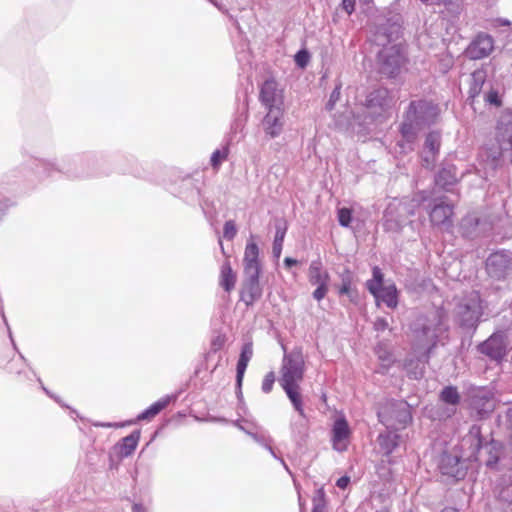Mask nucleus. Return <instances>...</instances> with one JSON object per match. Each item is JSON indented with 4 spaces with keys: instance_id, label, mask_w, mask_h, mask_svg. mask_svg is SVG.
Wrapping results in <instances>:
<instances>
[{
    "instance_id": "obj_1",
    "label": "nucleus",
    "mask_w": 512,
    "mask_h": 512,
    "mask_svg": "<svg viewBox=\"0 0 512 512\" xmlns=\"http://www.w3.org/2000/svg\"><path fill=\"white\" fill-rule=\"evenodd\" d=\"M401 29V17L395 15L386 25H381L375 34V42L383 46L378 53L379 70L388 77H395L405 62L403 48L397 43Z\"/></svg>"
},
{
    "instance_id": "obj_2",
    "label": "nucleus",
    "mask_w": 512,
    "mask_h": 512,
    "mask_svg": "<svg viewBox=\"0 0 512 512\" xmlns=\"http://www.w3.org/2000/svg\"><path fill=\"white\" fill-rule=\"evenodd\" d=\"M284 349V355L279 371L278 382L285 391L295 410L304 416L302 398L300 394V383L304 378L305 361L301 349L295 348L287 353Z\"/></svg>"
},
{
    "instance_id": "obj_3",
    "label": "nucleus",
    "mask_w": 512,
    "mask_h": 512,
    "mask_svg": "<svg viewBox=\"0 0 512 512\" xmlns=\"http://www.w3.org/2000/svg\"><path fill=\"white\" fill-rule=\"evenodd\" d=\"M244 280L240 292L241 300L246 306H252L262 297L263 289L259 282L261 264L259 260V247L249 240L245 246L243 257Z\"/></svg>"
},
{
    "instance_id": "obj_4",
    "label": "nucleus",
    "mask_w": 512,
    "mask_h": 512,
    "mask_svg": "<svg viewBox=\"0 0 512 512\" xmlns=\"http://www.w3.org/2000/svg\"><path fill=\"white\" fill-rule=\"evenodd\" d=\"M438 113L439 109L437 105L430 101L418 100L410 103L406 118L401 125V134L407 145V149L412 150L411 145L419 130L433 123Z\"/></svg>"
},
{
    "instance_id": "obj_5",
    "label": "nucleus",
    "mask_w": 512,
    "mask_h": 512,
    "mask_svg": "<svg viewBox=\"0 0 512 512\" xmlns=\"http://www.w3.org/2000/svg\"><path fill=\"white\" fill-rule=\"evenodd\" d=\"M444 317L443 310L432 309L425 315L419 316L413 323L412 329L415 337L422 343L423 349H428V352L432 350L438 337L446 330Z\"/></svg>"
},
{
    "instance_id": "obj_6",
    "label": "nucleus",
    "mask_w": 512,
    "mask_h": 512,
    "mask_svg": "<svg viewBox=\"0 0 512 512\" xmlns=\"http://www.w3.org/2000/svg\"><path fill=\"white\" fill-rule=\"evenodd\" d=\"M482 315V300L476 291H471L465 295L455 308L456 321L466 329H475Z\"/></svg>"
},
{
    "instance_id": "obj_7",
    "label": "nucleus",
    "mask_w": 512,
    "mask_h": 512,
    "mask_svg": "<svg viewBox=\"0 0 512 512\" xmlns=\"http://www.w3.org/2000/svg\"><path fill=\"white\" fill-rule=\"evenodd\" d=\"M419 203L415 200L401 201L394 199L384 212V227L388 231H399L415 214Z\"/></svg>"
},
{
    "instance_id": "obj_8",
    "label": "nucleus",
    "mask_w": 512,
    "mask_h": 512,
    "mask_svg": "<svg viewBox=\"0 0 512 512\" xmlns=\"http://www.w3.org/2000/svg\"><path fill=\"white\" fill-rule=\"evenodd\" d=\"M378 418L387 429L404 428L412 420L410 406L405 401H390L378 411Z\"/></svg>"
},
{
    "instance_id": "obj_9",
    "label": "nucleus",
    "mask_w": 512,
    "mask_h": 512,
    "mask_svg": "<svg viewBox=\"0 0 512 512\" xmlns=\"http://www.w3.org/2000/svg\"><path fill=\"white\" fill-rule=\"evenodd\" d=\"M373 278L366 282L368 291L375 297L377 305L383 302L389 308H395L398 304L397 289L394 284L384 285L383 274L379 267L372 270Z\"/></svg>"
},
{
    "instance_id": "obj_10",
    "label": "nucleus",
    "mask_w": 512,
    "mask_h": 512,
    "mask_svg": "<svg viewBox=\"0 0 512 512\" xmlns=\"http://www.w3.org/2000/svg\"><path fill=\"white\" fill-rule=\"evenodd\" d=\"M308 281L311 285L316 286L312 293L313 298L317 301L324 299L329 291L330 275L320 260H314L310 263Z\"/></svg>"
},
{
    "instance_id": "obj_11",
    "label": "nucleus",
    "mask_w": 512,
    "mask_h": 512,
    "mask_svg": "<svg viewBox=\"0 0 512 512\" xmlns=\"http://www.w3.org/2000/svg\"><path fill=\"white\" fill-rule=\"evenodd\" d=\"M511 269L512 255L510 252L498 251L492 253L486 260L487 273L493 279H505Z\"/></svg>"
},
{
    "instance_id": "obj_12",
    "label": "nucleus",
    "mask_w": 512,
    "mask_h": 512,
    "mask_svg": "<svg viewBox=\"0 0 512 512\" xmlns=\"http://www.w3.org/2000/svg\"><path fill=\"white\" fill-rule=\"evenodd\" d=\"M395 103V96L387 88L379 87L367 95L364 105L376 115L390 110Z\"/></svg>"
},
{
    "instance_id": "obj_13",
    "label": "nucleus",
    "mask_w": 512,
    "mask_h": 512,
    "mask_svg": "<svg viewBox=\"0 0 512 512\" xmlns=\"http://www.w3.org/2000/svg\"><path fill=\"white\" fill-rule=\"evenodd\" d=\"M507 337L502 331L493 333L486 341L478 346V350L491 360L500 362L507 353Z\"/></svg>"
},
{
    "instance_id": "obj_14",
    "label": "nucleus",
    "mask_w": 512,
    "mask_h": 512,
    "mask_svg": "<svg viewBox=\"0 0 512 512\" xmlns=\"http://www.w3.org/2000/svg\"><path fill=\"white\" fill-rule=\"evenodd\" d=\"M259 99L267 110L284 109L283 89L274 79H268L262 84Z\"/></svg>"
},
{
    "instance_id": "obj_15",
    "label": "nucleus",
    "mask_w": 512,
    "mask_h": 512,
    "mask_svg": "<svg viewBox=\"0 0 512 512\" xmlns=\"http://www.w3.org/2000/svg\"><path fill=\"white\" fill-rule=\"evenodd\" d=\"M454 207L446 201V198L440 199L429 212L430 222L434 227L449 229L453 226Z\"/></svg>"
},
{
    "instance_id": "obj_16",
    "label": "nucleus",
    "mask_w": 512,
    "mask_h": 512,
    "mask_svg": "<svg viewBox=\"0 0 512 512\" xmlns=\"http://www.w3.org/2000/svg\"><path fill=\"white\" fill-rule=\"evenodd\" d=\"M285 124L284 109L267 110L261 125L268 139L279 137L283 131Z\"/></svg>"
},
{
    "instance_id": "obj_17",
    "label": "nucleus",
    "mask_w": 512,
    "mask_h": 512,
    "mask_svg": "<svg viewBox=\"0 0 512 512\" xmlns=\"http://www.w3.org/2000/svg\"><path fill=\"white\" fill-rule=\"evenodd\" d=\"M494 48L493 38L485 33H480L470 43L466 50V55L470 59H482L490 55Z\"/></svg>"
},
{
    "instance_id": "obj_18",
    "label": "nucleus",
    "mask_w": 512,
    "mask_h": 512,
    "mask_svg": "<svg viewBox=\"0 0 512 512\" xmlns=\"http://www.w3.org/2000/svg\"><path fill=\"white\" fill-rule=\"evenodd\" d=\"M350 437V428L344 418L337 419L332 427V445L333 449L343 452L347 449Z\"/></svg>"
},
{
    "instance_id": "obj_19",
    "label": "nucleus",
    "mask_w": 512,
    "mask_h": 512,
    "mask_svg": "<svg viewBox=\"0 0 512 512\" xmlns=\"http://www.w3.org/2000/svg\"><path fill=\"white\" fill-rule=\"evenodd\" d=\"M441 145V136L438 132H430L425 139L422 152L423 165L430 168L434 165Z\"/></svg>"
},
{
    "instance_id": "obj_20",
    "label": "nucleus",
    "mask_w": 512,
    "mask_h": 512,
    "mask_svg": "<svg viewBox=\"0 0 512 512\" xmlns=\"http://www.w3.org/2000/svg\"><path fill=\"white\" fill-rule=\"evenodd\" d=\"M472 405L478 414L484 417L494 410L495 400L489 392L481 390L473 396Z\"/></svg>"
},
{
    "instance_id": "obj_21",
    "label": "nucleus",
    "mask_w": 512,
    "mask_h": 512,
    "mask_svg": "<svg viewBox=\"0 0 512 512\" xmlns=\"http://www.w3.org/2000/svg\"><path fill=\"white\" fill-rule=\"evenodd\" d=\"M458 180L456 168L453 165L443 167L435 177L437 186L449 190Z\"/></svg>"
},
{
    "instance_id": "obj_22",
    "label": "nucleus",
    "mask_w": 512,
    "mask_h": 512,
    "mask_svg": "<svg viewBox=\"0 0 512 512\" xmlns=\"http://www.w3.org/2000/svg\"><path fill=\"white\" fill-rule=\"evenodd\" d=\"M287 222L284 219H276L275 220V237L273 241V247H272V253L275 258H279L282 249H283V242L284 238L287 232Z\"/></svg>"
},
{
    "instance_id": "obj_23",
    "label": "nucleus",
    "mask_w": 512,
    "mask_h": 512,
    "mask_svg": "<svg viewBox=\"0 0 512 512\" xmlns=\"http://www.w3.org/2000/svg\"><path fill=\"white\" fill-rule=\"evenodd\" d=\"M236 279V273L233 271L229 260H226L221 266L220 286H222L225 291L230 292L235 287Z\"/></svg>"
},
{
    "instance_id": "obj_24",
    "label": "nucleus",
    "mask_w": 512,
    "mask_h": 512,
    "mask_svg": "<svg viewBox=\"0 0 512 512\" xmlns=\"http://www.w3.org/2000/svg\"><path fill=\"white\" fill-rule=\"evenodd\" d=\"M424 350V353H422L421 357L417 360L416 363H414L413 360L406 361L405 366L407 369V373L409 374L410 377L414 379L421 378L424 375L425 364L428 361L430 353L428 352V349Z\"/></svg>"
},
{
    "instance_id": "obj_25",
    "label": "nucleus",
    "mask_w": 512,
    "mask_h": 512,
    "mask_svg": "<svg viewBox=\"0 0 512 512\" xmlns=\"http://www.w3.org/2000/svg\"><path fill=\"white\" fill-rule=\"evenodd\" d=\"M486 71L482 69L475 70L470 76L469 98L474 100L481 92L486 81Z\"/></svg>"
},
{
    "instance_id": "obj_26",
    "label": "nucleus",
    "mask_w": 512,
    "mask_h": 512,
    "mask_svg": "<svg viewBox=\"0 0 512 512\" xmlns=\"http://www.w3.org/2000/svg\"><path fill=\"white\" fill-rule=\"evenodd\" d=\"M247 434L249 436L252 437V439L257 442L258 444L262 445L263 447H265L270 453L271 455L276 458V459H279L281 464L284 466V468L289 471V468L288 466L286 465V463L284 462V460L282 458H279L275 451L273 450L271 444L273 442L272 438L267 435L265 432H253V431H248Z\"/></svg>"
},
{
    "instance_id": "obj_27",
    "label": "nucleus",
    "mask_w": 512,
    "mask_h": 512,
    "mask_svg": "<svg viewBox=\"0 0 512 512\" xmlns=\"http://www.w3.org/2000/svg\"><path fill=\"white\" fill-rule=\"evenodd\" d=\"M140 439V432L134 431L130 435L124 437L119 444V454L122 457L130 456L136 449Z\"/></svg>"
},
{
    "instance_id": "obj_28",
    "label": "nucleus",
    "mask_w": 512,
    "mask_h": 512,
    "mask_svg": "<svg viewBox=\"0 0 512 512\" xmlns=\"http://www.w3.org/2000/svg\"><path fill=\"white\" fill-rule=\"evenodd\" d=\"M171 398L166 396L152 404L149 408L140 413L137 420H150L155 417L161 410H163L169 403Z\"/></svg>"
},
{
    "instance_id": "obj_29",
    "label": "nucleus",
    "mask_w": 512,
    "mask_h": 512,
    "mask_svg": "<svg viewBox=\"0 0 512 512\" xmlns=\"http://www.w3.org/2000/svg\"><path fill=\"white\" fill-rule=\"evenodd\" d=\"M479 218L475 214H468L461 221V231L465 237L472 238L477 234Z\"/></svg>"
},
{
    "instance_id": "obj_30",
    "label": "nucleus",
    "mask_w": 512,
    "mask_h": 512,
    "mask_svg": "<svg viewBox=\"0 0 512 512\" xmlns=\"http://www.w3.org/2000/svg\"><path fill=\"white\" fill-rule=\"evenodd\" d=\"M399 436L394 432H387L380 434L378 442L381 449L386 453L390 454L398 445Z\"/></svg>"
},
{
    "instance_id": "obj_31",
    "label": "nucleus",
    "mask_w": 512,
    "mask_h": 512,
    "mask_svg": "<svg viewBox=\"0 0 512 512\" xmlns=\"http://www.w3.org/2000/svg\"><path fill=\"white\" fill-rule=\"evenodd\" d=\"M440 398L443 402L450 405H456L460 400L457 389L452 386L445 387L440 394Z\"/></svg>"
},
{
    "instance_id": "obj_32",
    "label": "nucleus",
    "mask_w": 512,
    "mask_h": 512,
    "mask_svg": "<svg viewBox=\"0 0 512 512\" xmlns=\"http://www.w3.org/2000/svg\"><path fill=\"white\" fill-rule=\"evenodd\" d=\"M351 285H352V274L350 271H345L341 275V286L339 288L340 295H351Z\"/></svg>"
},
{
    "instance_id": "obj_33",
    "label": "nucleus",
    "mask_w": 512,
    "mask_h": 512,
    "mask_svg": "<svg viewBox=\"0 0 512 512\" xmlns=\"http://www.w3.org/2000/svg\"><path fill=\"white\" fill-rule=\"evenodd\" d=\"M228 148L224 147L223 149L215 150L211 155V165L214 169H218L221 163L226 160L228 156Z\"/></svg>"
},
{
    "instance_id": "obj_34",
    "label": "nucleus",
    "mask_w": 512,
    "mask_h": 512,
    "mask_svg": "<svg viewBox=\"0 0 512 512\" xmlns=\"http://www.w3.org/2000/svg\"><path fill=\"white\" fill-rule=\"evenodd\" d=\"M248 363H249V360L240 356L238 363H237V375H236V382H237V386L239 389L241 388L244 373L246 371Z\"/></svg>"
},
{
    "instance_id": "obj_35",
    "label": "nucleus",
    "mask_w": 512,
    "mask_h": 512,
    "mask_svg": "<svg viewBox=\"0 0 512 512\" xmlns=\"http://www.w3.org/2000/svg\"><path fill=\"white\" fill-rule=\"evenodd\" d=\"M248 363H249V360L240 356L238 363H237V375H236V382H237V386L239 389L241 388L244 373L246 371Z\"/></svg>"
},
{
    "instance_id": "obj_36",
    "label": "nucleus",
    "mask_w": 512,
    "mask_h": 512,
    "mask_svg": "<svg viewBox=\"0 0 512 512\" xmlns=\"http://www.w3.org/2000/svg\"><path fill=\"white\" fill-rule=\"evenodd\" d=\"M324 497L325 493L323 488L317 490L316 495L313 498V512H322L324 509Z\"/></svg>"
},
{
    "instance_id": "obj_37",
    "label": "nucleus",
    "mask_w": 512,
    "mask_h": 512,
    "mask_svg": "<svg viewBox=\"0 0 512 512\" xmlns=\"http://www.w3.org/2000/svg\"><path fill=\"white\" fill-rule=\"evenodd\" d=\"M237 234L236 224L233 220L226 221L223 228V236L228 240H233Z\"/></svg>"
},
{
    "instance_id": "obj_38",
    "label": "nucleus",
    "mask_w": 512,
    "mask_h": 512,
    "mask_svg": "<svg viewBox=\"0 0 512 512\" xmlns=\"http://www.w3.org/2000/svg\"><path fill=\"white\" fill-rule=\"evenodd\" d=\"M352 220L351 210L348 208H341L338 210V221L341 226L348 227Z\"/></svg>"
},
{
    "instance_id": "obj_39",
    "label": "nucleus",
    "mask_w": 512,
    "mask_h": 512,
    "mask_svg": "<svg viewBox=\"0 0 512 512\" xmlns=\"http://www.w3.org/2000/svg\"><path fill=\"white\" fill-rule=\"evenodd\" d=\"M275 382V373L273 371L267 373L262 382V391L264 393H270Z\"/></svg>"
},
{
    "instance_id": "obj_40",
    "label": "nucleus",
    "mask_w": 512,
    "mask_h": 512,
    "mask_svg": "<svg viewBox=\"0 0 512 512\" xmlns=\"http://www.w3.org/2000/svg\"><path fill=\"white\" fill-rule=\"evenodd\" d=\"M295 61L297 63V65L301 68H304L308 61H309V54L307 51L305 50H301L299 51L296 55H295Z\"/></svg>"
},
{
    "instance_id": "obj_41",
    "label": "nucleus",
    "mask_w": 512,
    "mask_h": 512,
    "mask_svg": "<svg viewBox=\"0 0 512 512\" xmlns=\"http://www.w3.org/2000/svg\"><path fill=\"white\" fill-rule=\"evenodd\" d=\"M485 102L499 106L501 104L497 91L491 90L484 96Z\"/></svg>"
},
{
    "instance_id": "obj_42",
    "label": "nucleus",
    "mask_w": 512,
    "mask_h": 512,
    "mask_svg": "<svg viewBox=\"0 0 512 512\" xmlns=\"http://www.w3.org/2000/svg\"><path fill=\"white\" fill-rule=\"evenodd\" d=\"M339 97H340V89L338 87H336L330 95L329 101L326 104V109L331 111L334 108L335 103H336V101H338Z\"/></svg>"
},
{
    "instance_id": "obj_43",
    "label": "nucleus",
    "mask_w": 512,
    "mask_h": 512,
    "mask_svg": "<svg viewBox=\"0 0 512 512\" xmlns=\"http://www.w3.org/2000/svg\"><path fill=\"white\" fill-rule=\"evenodd\" d=\"M421 2L428 5H444L449 6L453 3V0H420Z\"/></svg>"
},
{
    "instance_id": "obj_44",
    "label": "nucleus",
    "mask_w": 512,
    "mask_h": 512,
    "mask_svg": "<svg viewBox=\"0 0 512 512\" xmlns=\"http://www.w3.org/2000/svg\"><path fill=\"white\" fill-rule=\"evenodd\" d=\"M388 327V322L384 318H378L374 323V328L377 331H384Z\"/></svg>"
},
{
    "instance_id": "obj_45",
    "label": "nucleus",
    "mask_w": 512,
    "mask_h": 512,
    "mask_svg": "<svg viewBox=\"0 0 512 512\" xmlns=\"http://www.w3.org/2000/svg\"><path fill=\"white\" fill-rule=\"evenodd\" d=\"M343 9L351 14L354 11L355 0H342Z\"/></svg>"
},
{
    "instance_id": "obj_46",
    "label": "nucleus",
    "mask_w": 512,
    "mask_h": 512,
    "mask_svg": "<svg viewBox=\"0 0 512 512\" xmlns=\"http://www.w3.org/2000/svg\"><path fill=\"white\" fill-rule=\"evenodd\" d=\"M253 354L252 346L250 344L244 345L242 352L240 354L241 357L246 358L250 361Z\"/></svg>"
},
{
    "instance_id": "obj_47",
    "label": "nucleus",
    "mask_w": 512,
    "mask_h": 512,
    "mask_svg": "<svg viewBox=\"0 0 512 512\" xmlns=\"http://www.w3.org/2000/svg\"><path fill=\"white\" fill-rule=\"evenodd\" d=\"M350 483V477L348 476H342L340 477L337 482H336V485L337 487H339L340 489H345Z\"/></svg>"
},
{
    "instance_id": "obj_48",
    "label": "nucleus",
    "mask_w": 512,
    "mask_h": 512,
    "mask_svg": "<svg viewBox=\"0 0 512 512\" xmlns=\"http://www.w3.org/2000/svg\"><path fill=\"white\" fill-rule=\"evenodd\" d=\"M377 354H378V357L380 360H382L383 362H390L391 361V355L384 351V352H381L380 349L377 350Z\"/></svg>"
},
{
    "instance_id": "obj_49",
    "label": "nucleus",
    "mask_w": 512,
    "mask_h": 512,
    "mask_svg": "<svg viewBox=\"0 0 512 512\" xmlns=\"http://www.w3.org/2000/svg\"><path fill=\"white\" fill-rule=\"evenodd\" d=\"M297 263H298V261L294 258L286 257L284 259V264L287 268H290V267L296 265Z\"/></svg>"
},
{
    "instance_id": "obj_50",
    "label": "nucleus",
    "mask_w": 512,
    "mask_h": 512,
    "mask_svg": "<svg viewBox=\"0 0 512 512\" xmlns=\"http://www.w3.org/2000/svg\"><path fill=\"white\" fill-rule=\"evenodd\" d=\"M445 462L449 463V464H455L457 465L458 464V458L457 457H452V456H446L442 459V463L444 464Z\"/></svg>"
},
{
    "instance_id": "obj_51",
    "label": "nucleus",
    "mask_w": 512,
    "mask_h": 512,
    "mask_svg": "<svg viewBox=\"0 0 512 512\" xmlns=\"http://www.w3.org/2000/svg\"><path fill=\"white\" fill-rule=\"evenodd\" d=\"M96 427H118V424L113 423H101V422H95L93 423Z\"/></svg>"
},
{
    "instance_id": "obj_52",
    "label": "nucleus",
    "mask_w": 512,
    "mask_h": 512,
    "mask_svg": "<svg viewBox=\"0 0 512 512\" xmlns=\"http://www.w3.org/2000/svg\"><path fill=\"white\" fill-rule=\"evenodd\" d=\"M498 462V458L497 457H491L490 459L487 460L486 464L488 467L490 468H494L495 465L497 464Z\"/></svg>"
},
{
    "instance_id": "obj_53",
    "label": "nucleus",
    "mask_w": 512,
    "mask_h": 512,
    "mask_svg": "<svg viewBox=\"0 0 512 512\" xmlns=\"http://www.w3.org/2000/svg\"><path fill=\"white\" fill-rule=\"evenodd\" d=\"M133 512H144V507L141 504H134L132 507Z\"/></svg>"
},
{
    "instance_id": "obj_54",
    "label": "nucleus",
    "mask_w": 512,
    "mask_h": 512,
    "mask_svg": "<svg viewBox=\"0 0 512 512\" xmlns=\"http://www.w3.org/2000/svg\"><path fill=\"white\" fill-rule=\"evenodd\" d=\"M38 381H39L40 383H42L40 379H38ZM41 387H42V389H43V390H44V391H45V392H46L50 397L54 398L57 402H59V403H60L59 399H58V398H56V397H54L52 394H50V392L46 389V387H44V386H43V384H41Z\"/></svg>"
},
{
    "instance_id": "obj_55",
    "label": "nucleus",
    "mask_w": 512,
    "mask_h": 512,
    "mask_svg": "<svg viewBox=\"0 0 512 512\" xmlns=\"http://www.w3.org/2000/svg\"><path fill=\"white\" fill-rule=\"evenodd\" d=\"M442 473L443 474H449V475H456L457 473H454L453 470H447L444 465L442 466Z\"/></svg>"
},
{
    "instance_id": "obj_56",
    "label": "nucleus",
    "mask_w": 512,
    "mask_h": 512,
    "mask_svg": "<svg viewBox=\"0 0 512 512\" xmlns=\"http://www.w3.org/2000/svg\"><path fill=\"white\" fill-rule=\"evenodd\" d=\"M211 3H213L220 11L222 12H225V10L223 9V7L221 5H219L217 2L213 1V0H210Z\"/></svg>"
},
{
    "instance_id": "obj_57",
    "label": "nucleus",
    "mask_w": 512,
    "mask_h": 512,
    "mask_svg": "<svg viewBox=\"0 0 512 512\" xmlns=\"http://www.w3.org/2000/svg\"><path fill=\"white\" fill-rule=\"evenodd\" d=\"M235 425L241 429L242 431H244L245 433H247L249 430H247L245 427L241 426L239 423H235Z\"/></svg>"
},
{
    "instance_id": "obj_58",
    "label": "nucleus",
    "mask_w": 512,
    "mask_h": 512,
    "mask_svg": "<svg viewBox=\"0 0 512 512\" xmlns=\"http://www.w3.org/2000/svg\"><path fill=\"white\" fill-rule=\"evenodd\" d=\"M442 512H457V510L453 508H446Z\"/></svg>"
},
{
    "instance_id": "obj_59",
    "label": "nucleus",
    "mask_w": 512,
    "mask_h": 512,
    "mask_svg": "<svg viewBox=\"0 0 512 512\" xmlns=\"http://www.w3.org/2000/svg\"><path fill=\"white\" fill-rule=\"evenodd\" d=\"M8 331H9V337L12 338V333H11V330L10 328L8 327ZM12 343H14L13 339H11ZM15 346V344H13Z\"/></svg>"
},
{
    "instance_id": "obj_60",
    "label": "nucleus",
    "mask_w": 512,
    "mask_h": 512,
    "mask_svg": "<svg viewBox=\"0 0 512 512\" xmlns=\"http://www.w3.org/2000/svg\"><path fill=\"white\" fill-rule=\"evenodd\" d=\"M219 244H220V247H221L222 252H223V253H225V252H224V248H223V244H222V241H221V240L219 241Z\"/></svg>"
},
{
    "instance_id": "obj_61",
    "label": "nucleus",
    "mask_w": 512,
    "mask_h": 512,
    "mask_svg": "<svg viewBox=\"0 0 512 512\" xmlns=\"http://www.w3.org/2000/svg\"><path fill=\"white\" fill-rule=\"evenodd\" d=\"M360 1L367 4V3H370L372 0H360Z\"/></svg>"
},
{
    "instance_id": "obj_62",
    "label": "nucleus",
    "mask_w": 512,
    "mask_h": 512,
    "mask_svg": "<svg viewBox=\"0 0 512 512\" xmlns=\"http://www.w3.org/2000/svg\"><path fill=\"white\" fill-rule=\"evenodd\" d=\"M3 321H4V322H5V324L8 326L5 316H3Z\"/></svg>"
},
{
    "instance_id": "obj_63",
    "label": "nucleus",
    "mask_w": 512,
    "mask_h": 512,
    "mask_svg": "<svg viewBox=\"0 0 512 512\" xmlns=\"http://www.w3.org/2000/svg\"><path fill=\"white\" fill-rule=\"evenodd\" d=\"M503 24L504 25H509V21H504Z\"/></svg>"
},
{
    "instance_id": "obj_64",
    "label": "nucleus",
    "mask_w": 512,
    "mask_h": 512,
    "mask_svg": "<svg viewBox=\"0 0 512 512\" xmlns=\"http://www.w3.org/2000/svg\"><path fill=\"white\" fill-rule=\"evenodd\" d=\"M400 147H402L403 149L406 148L404 144H400Z\"/></svg>"
}]
</instances>
